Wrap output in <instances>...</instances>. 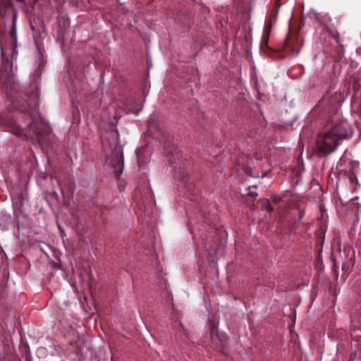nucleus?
Wrapping results in <instances>:
<instances>
[{
  "label": "nucleus",
  "mask_w": 361,
  "mask_h": 361,
  "mask_svg": "<svg viewBox=\"0 0 361 361\" xmlns=\"http://www.w3.org/2000/svg\"><path fill=\"white\" fill-rule=\"evenodd\" d=\"M37 60L39 61L38 67L37 68H44L46 65V61L43 59V56L41 53H38Z\"/></svg>",
  "instance_id": "14"
},
{
  "label": "nucleus",
  "mask_w": 361,
  "mask_h": 361,
  "mask_svg": "<svg viewBox=\"0 0 361 361\" xmlns=\"http://www.w3.org/2000/svg\"><path fill=\"white\" fill-rule=\"evenodd\" d=\"M27 129H22L18 125L11 126V132L16 136L39 145H47L51 129L47 121L39 115L32 116V122Z\"/></svg>",
  "instance_id": "3"
},
{
  "label": "nucleus",
  "mask_w": 361,
  "mask_h": 361,
  "mask_svg": "<svg viewBox=\"0 0 361 361\" xmlns=\"http://www.w3.org/2000/svg\"><path fill=\"white\" fill-rule=\"evenodd\" d=\"M252 188H257V185H250L247 187V190H249L247 195L254 200L258 196V193L256 192L251 191L250 190Z\"/></svg>",
  "instance_id": "13"
},
{
  "label": "nucleus",
  "mask_w": 361,
  "mask_h": 361,
  "mask_svg": "<svg viewBox=\"0 0 361 361\" xmlns=\"http://www.w3.org/2000/svg\"><path fill=\"white\" fill-rule=\"evenodd\" d=\"M17 14L13 13L11 27L9 31V37L12 41L13 44L16 47L17 46V28H16Z\"/></svg>",
  "instance_id": "10"
},
{
  "label": "nucleus",
  "mask_w": 361,
  "mask_h": 361,
  "mask_svg": "<svg viewBox=\"0 0 361 361\" xmlns=\"http://www.w3.org/2000/svg\"><path fill=\"white\" fill-rule=\"evenodd\" d=\"M267 209L268 210H269V211H272L273 210V208H271L269 204L267 206Z\"/></svg>",
  "instance_id": "17"
},
{
  "label": "nucleus",
  "mask_w": 361,
  "mask_h": 361,
  "mask_svg": "<svg viewBox=\"0 0 361 361\" xmlns=\"http://www.w3.org/2000/svg\"><path fill=\"white\" fill-rule=\"evenodd\" d=\"M39 93L38 92L37 90H36V92L33 95V99H36V100H38V98H39Z\"/></svg>",
  "instance_id": "16"
},
{
  "label": "nucleus",
  "mask_w": 361,
  "mask_h": 361,
  "mask_svg": "<svg viewBox=\"0 0 361 361\" xmlns=\"http://www.w3.org/2000/svg\"><path fill=\"white\" fill-rule=\"evenodd\" d=\"M0 85L10 91L11 94L17 92L13 69H0Z\"/></svg>",
  "instance_id": "7"
},
{
  "label": "nucleus",
  "mask_w": 361,
  "mask_h": 361,
  "mask_svg": "<svg viewBox=\"0 0 361 361\" xmlns=\"http://www.w3.org/2000/svg\"><path fill=\"white\" fill-rule=\"evenodd\" d=\"M343 102V97L341 94L334 87H330L319 101V105L324 107L328 114L337 113Z\"/></svg>",
  "instance_id": "5"
},
{
  "label": "nucleus",
  "mask_w": 361,
  "mask_h": 361,
  "mask_svg": "<svg viewBox=\"0 0 361 361\" xmlns=\"http://www.w3.org/2000/svg\"><path fill=\"white\" fill-rule=\"evenodd\" d=\"M81 69H68L67 75L65 76L66 82L68 86H71L75 92L80 90L82 82Z\"/></svg>",
  "instance_id": "8"
},
{
  "label": "nucleus",
  "mask_w": 361,
  "mask_h": 361,
  "mask_svg": "<svg viewBox=\"0 0 361 361\" xmlns=\"http://www.w3.org/2000/svg\"><path fill=\"white\" fill-rule=\"evenodd\" d=\"M33 75H37V77H39V76L42 75L41 69H36V70L34 71Z\"/></svg>",
  "instance_id": "15"
},
{
  "label": "nucleus",
  "mask_w": 361,
  "mask_h": 361,
  "mask_svg": "<svg viewBox=\"0 0 361 361\" xmlns=\"http://www.w3.org/2000/svg\"><path fill=\"white\" fill-rule=\"evenodd\" d=\"M154 136L163 143L169 163L171 166L175 167V177L178 183V188L185 189L190 198L196 201L200 190L196 186L194 178L188 173L185 165L186 159L183 158L182 152L173 145L169 133L159 129Z\"/></svg>",
  "instance_id": "1"
},
{
  "label": "nucleus",
  "mask_w": 361,
  "mask_h": 361,
  "mask_svg": "<svg viewBox=\"0 0 361 361\" xmlns=\"http://www.w3.org/2000/svg\"><path fill=\"white\" fill-rule=\"evenodd\" d=\"M353 130L349 123L345 120H341L317 140L318 152L325 156L336 149L341 140L351 136Z\"/></svg>",
  "instance_id": "2"
},
{
  "label": "nucleus",
  "mask_w": 361,
  "mask_h": 361,
  "mask_svg": "<svg viewBox=\"0 0 361 361\" xmlns=\"http://www.w3.org/2000/svg\"><path fill=\"white\" fill-rule=\"evenodd\" d=\"M288 46H289V45H288V42H286V47H288Z\"/></svg>",
  "instance_id": "18"
},
{
  "label": "nucleus",
  "mask_w": 361,
  "mask_h": 361,
  "mask_svg": "<svg viewBox=\"0 0 361 361\" xmlns=\"http://www.w3.org/2000/svg\"><path fill=\"white\" fill-rule=\"evenodd\" d=\"M326 32L330 35V36L336 41V44L339 46L342 47V44L340 41L339 33L336 27H325Z\"/></svg>",
  "instance_id": "11"
},
{
  "label": "nucleus",
  "mask_w": 361,
  "mask_h": 361,
  "mask_svg": "<svg viewBox=\"0 0 361 361\" xmlns=\"http://www.w3.org/2000/svg\"><path fill=\"white\" fill-rule=\"evenodd\" d=\"M143 148H138L136 150L137 161L139 167H141L146 161L145 157L143 155Z\"/></svg>",
  "instance_id": "12"
},
{
  "label": "nucleus",
  "mask_w": 361,
  "mask_h": 361,
  "mask_svg": "<svg viewBox=\"0 0 361 361\" xmlns=\"http://www.w3.org/2000/svg\"><path fill=\"white\" fill-rule=\"evenodd\" d=\"M211 341L221 353H226L227 337L225 334L219 333L214 324L211 326Z\"/></svg>",
  "instance_id": "6"
},
{
  "label": "nucleus",
  "mask_w": 361,
  "mask_h": 361,
  "mask_svg": "<svg viewBox=\"0 0 361 361\" xmlns=\"http://www.w3.org/2000/svg\"><path fill=\"white\" fill-rule=\"evenodd\" d=\"M123 110L126 114H137L141 109L137 104V101L134 97H128L125 99L123 102Z\"/></svg>",
  "instance_id": "9"
},
{
  "label": "nucleus",
  "mask_w": 361,
  "mask_h": 361,
  "mask_svg": "<svg viewBox=\"0 0 361 361\" xmlns=\"http://www.w3.org/2000/svg\"><path fill=\"white\" fill-rule=\"evenodd\" d=\"M110 128L111 130L102 145L106 155L109 156L110 165L114 169V176L118 178L123 170V154L119 143V134L115 125L111 124Z\"/></svg>",
  "instance_id": "4"
}]
</instances>
